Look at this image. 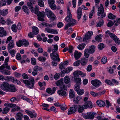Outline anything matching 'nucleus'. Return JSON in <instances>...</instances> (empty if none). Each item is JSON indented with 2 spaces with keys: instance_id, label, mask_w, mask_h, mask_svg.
Returning a JSON list of instances; mask_svg holds the SVG:
<instances>
[{
  "instance_id": "obj_1",
  "label": "nucleus",
  "mask_w": 120,
  "mask_h": 120,
  "mask_svg": "<svg viewBox=\"0 0 120 120\" xmlns=\"http://www.w3.org/2000/svg\"><path fill=\"white\" fill-rule=\"evenodd\" d=\"M22 81L28 88L32 89L34 88L35 81L33 77L30 78L29 80H23Z\"/></svg>"
},
{
  "instance_id": "obj_2",
  "label": "nucleus",
  "mask_w": 120,
  "mask_h": 120,
  "mask_svg": "<svg viewBox=\"0 0 120 120\" xmlns=\"http://www.w3.org/2000/svg\"><path fill=\"white\" fill-rule=\"evenodd\" d=\"M5 63L0 67V72L3 74L6 75H9L11 74L10 71L7 69H4L5 67L8 65V62H5Z\"/></svg>"
},
{
  "instance_id": "obj_3",
  "label": "nucleus",
  "mask_w": 120,
  "mask_h": 120,
  "mask_svg": "<svg viewBox=\"0 0 120 120\" xmlns=\"http://www.w3.org/2000/svg\"><path fill=\"white\" fill-rule=\"evenodd\" d=\"M45 11L47 16L49 18L51 19L52 21L56 20V16L50 10L46 8L45 9Z\"/></svg>"
},
{
  "instance_id": "obj_4",
  "label": "nucleus",
  "mask_w": 120,
  "mask_h": 120,
  "mask_svg": "<svg viewBox=\"0 0 120 120\" xmlns=\"http://www.w3.org/2000/svg\"><path fill=\"white\" fill-rule=\"evenodd\" d=\"M63 79H61L56 83V85L60 87V89L66 91L67 90V86H65L63 82Z\"/></svg>"
},
{
  "instance_id": "obj_5",
  "label": "nucleus",
  "mask_w": 120,
  "mask_h": 120,
  "mask_svg": "<svg viewBox=\"0 0 120 120\" xmlns=\"http://www.w3.org/2000/svg\"><path fill=\"white\" fill-rule=\"evenodd\" d=\"M104 8L102 4H101L100 7L98 8V16H100L101 15L102 18L105 17L106 15L105 13L104 12Z\"/></svg>"
},
{
  "instance_id": "obj_6",
  "label": "nucleus",
  "mask_w": 120,
  "mask_h": 120,
  "mask_svg": "<svg viewBox=\"0 0 120 120\" xmlns=\"http://www.w3.org/2000/svg\"><path fill=\"white\" fill-rule=\"evenodd\" d=\"M75 82L76 83V84L75 85L74 90L75 91H78L80 88V85L81 83V79L80 78H76Z\"/></svg>"
},
{
  "instance_id": "obj_7",
  "label": "nucleus",
  "mask_w": 120,
  "mask_h": 120,
  "mask_svg": "<svg viewBox=\"0 0 120 120\" xmlns=\"http://www.w3.org/2000/svg\"><path fill=\"white\" fill-rule=\"evenodd\" d=\"M93 34V32L91 31L88 32L85 34L84 37L83 41L84 42H87V41L90 39L91 36Z\"/></svg>"
},
{
  "instance_id": "obj_8",
  "label": "nucleus",
  "mask_w": 120,
  "mask_h": 120,
  "mask_svg": "<svg viewBox=\"0 0 120 120\" xmlns=\"http://www.w3.org/2000/svg\"><path fill=\"white\" fill-rule=\"evenodd\" d=\"M37 16L38 17V20L40 21L43 22L45 21L43 18L45 17V14L44 11L41 12H39L37 14Z\"/></svg>"
},
{
  "instance_id": "obj_9",
  "label": "nucleus",
  "mask_w": 120,
  "mask_h": 120,
  "mask_svg": "<svg viewBox=\"0 0 120 120\" xmlns=\"http://www.w3.org/2000/svg\"><path fill=\"white\" fill-rule=\"evenodd\" d=\"M9 85L8 82H4L1 84L0 88L2 90L7 92Z\"/></svg>"
},
{
  "instance_id": "obj_10",
  "label": "nucleus",
  "mask_w": 120,
  "mask_h": 120,
  "mask_svg": "<svg viewBox=\"0 0 120 120\" xmlns=\"http://www.w3.org/2000/svg\"><path fill=\"white\" fill-rule=\"evenodd\" d=\"M96 114L94 112H88L86 115L84 116V117L86 119H92L94 118Z\"/></svg>"
},
{
  "instance_id": "obj_11",
  "label": "nucleus",
  "mask_w": 120,
  "mask_h": 120,
  "mask_svg": "<svg viewBox=\"0 0 120 120\" xmlns=\"http://www.w3.org/2000/svg\"><path fill=\"white\" fill-rule=\"evenodd\" d=\"M91 82L92 84L95 86V88L98 87L101 84V82L97 79L92 80L91 81Z\"/></svg>"
},
{
  "instance_id": "obj_12",
  "label": "nucleus",
  "mask_w": 120,
  "mask_h": 120,
  "mask_svg": "<svg viewBox=\"0 0 120 120\" xmlns=\"http://www.w3.org/2000/svg\"><path fill=\"white\" fill-rule=\"evenodd\" d=\"M78 106L77 105L73 106L68 109V114L69 115L75 112Z\"/></svg>"
},
{
  "instance_id": "obj_13",
  "label": "nucleus",
  "mask_w": 120,
  "mask_h": 120,
  "mask_svg": "<svg viewBox=\"0 0 120 120\" xmlns=\"http://www.w3.org/2000/svg\"><path fill=\"white\" fill-rule=\"evenodd\" d=\"M76 20L73 19H71L69 23L64 27L65 30L67 29L69 27L73 26L76 23Z\"/></svg>"
},
{
  "instance_id": "obj_14",
  "label": "nucleus",
  "mask_w": 120,
  "mask_h": 120,
  "mask_svg": "<svg viewBox=\"0 0 120 120\" xmlns=\"http://www.w3.org/2000/svg\"><path fill=\"white\" fill-rule=\"evenodd\" d=\"M55 1L54 0H48V3L49 5L50 8L52 10H54L56 9V7L54 4Z\"/></svg>"
},
{
  "instance_id": "obj_15",
  "label": "nucleus",
  "mask_w": 120,
  "mask_h": 120,
  "mask_svg": "<svg viewBox=\"0 0 120 120\" xmlns=\"http://www.w3.org/2000/svg\"><path fill=\"white\" fill-rule=\"evenodd\" d=\"M50 56L52 60H55L58 62L60 61V59L59 58V55L57 53H50Z\"/></svg>"
},
{
  "instance_id": "obj_16",
  "label": "nucleus",
  "mask_w": 120,
  "mask_h": 120,
  "mask_svg": "<svg viewBox=\"0 0 120 120\" xmlns=\"http://www.w3.org/2000/svg\"><path fill=\"white\" fill-rule=\"evenodd\" d=\"M17 90L15 86L13 85L10 84L9 86L7 92H15Z\"/></svg>"
},
{
  "instance_id": "obj_17",
  "label": "nucleus",
  "mask_w": 120,
  "mask_h": 120,
  "mask_svg": "<svg viewBox=\"0 0 120 120\" xmlns=\"http://www.w3.org/2000/svg\"><path fill=\"white\" fill-rule=\"evenodd\" d=\"M68 10V16L65 18V20L67 22H69L70 20L71 19L72 17V15L70 11L69 10V8H67Z\"/></svg>"
},
{
  "instance_id": "obj_18",
  "label": "nucleus",
  "mask_w": 120,
  "mask_h": 120,
  "mask_svg": "<svg viewBox=\"0 0 120 120\" xmlns=\"http://www.w3.org/2000/svg\"><path fill=\"white\" fill-rule=\"evenodd\" d=\"M45 31H46L49 33L55 34H57L58 33L56 30L48 28L45 29Z\"/></svg>"
},
{
  "instance_id": "obj_19",
  "label": "nucleus",
  "mask_w": 120,
  "mask_h": 120,
  "mask_svg": "<svg viewBox=\"0 0 120 120\" xmlns=\"http://www.w3.org/2000/svg\"><path fill=\"white\" fill-rule=\"evenodd\" d=\"M79 60L80 64L82 66H85L87 63L88 61V59L84 57L81 58Z\"/></svg>"
},
{
  "instance_id": "obj_20",
  "label": "nucleus",
  "mask_w": 120,
  "mask_h": 120,
  "mask_svg": "<svg viewBox=\"0 0 120 120\" xmlns=\"http://www.w3.org/2000/svg\"><path fill=\"white\" fill-rule=\"evenodd\" d=\"M82 13V8L80 7H79L77 11V19L78 21H79L81 18Z\"/></svg>"
},
{
  "instance_id": "obj_21",
  "label": "nucleus",
  "mask_w": 120,
  "mask_h": 120,
  "mask_svg": "<svg viewBox=\"0 0 120 120\" xmlns=\"http://www.w3.org/2000/svg\"><path fill=\"white\" fill-rule=\"evenodd\" d=\"M74 57L76 60H78L81 57L82 53L80 52H79L76 50L74 53Z\"/></svg>"
},
{
  "instance_id": "obj_22",
  "label": "nucleus",
  "mask_w": 120,
  "mask_h": 120,
  "mask_svg": "<svg viewBox=\"0 0 120 120\" xmlns=\"http://www.w3.org/2000/svg\"><path fill=\"white\" fill-rule=\"evenodd\" d=\"M7 33L3 27H0V37H2L6 35Z\"/></svg>"
},
{
  "instance_id": "obj_23",
  "label": "nucleus",
  "mask_w": 120,
  "mask_h": 120,
  "mask_svg": "<svg viewBox=\"0 0 120 120\" xmlns=\"http://www.w3.org/2000/svg\"><path fill=\"white\" fill-rule=\"evenodd\" d=\"M105 92L103 91L101 92L97 93L94 91H92L90 92V94L94 97H96L99 95H101L104 94Z\"/></svg>"
},
{
  "instance_id": "obj_24",
  "label": "nucleus",
  "mask_w": 120,
  "mask_h": 120,
  "mask_svg": "<svg viewBox=\"0 0 120 120\" xmlns=\"http://www.w3.org/2000/svg\"><path fill=\"white\" fill-rule=\"evenodd\" d=\"M96 103L98 106L101 107H104L105 105V102L101 100H98Z\"/></svg>"
},
{
  "instance_id": "obj_25",
  "label": "nucleus",
  "mask_w": 120,
  "mask_h": 120,
  "mask_svg": "<svg viewBox=\"0 0 120 120\" xmlns=\"http://www.w3.org/2000/svg\"><path fill=\"white\" fill-rule=\"evenodd\" d=\"M92 105V103L91 101H88L84 104L83 106L86 109L88 107L92 108L93 107Z\"/></svg>"
},
{
  "instance_id": "obj_26",
  "label": "nucleus",
  "mask_w": 120,
  "mask_h": 120,
  "mask_svg": "<svg viewBox=\"0 0 120 120\" xmlns=\"http://www.w3.org/2000/svg\"><path fill=\"white\" fill-rule=\"evenodd\" d=\"M64 81L66 84H69L68 85V87H69L70 86V79L69 77L68 76H65L64 78Z\"/></svg>"
},
{
  "instance_id": "obj_27",
  "label": "nucleus",
  "mask_w": 120,
  "mask_h": 120,
  "mask_svg": "<svg viewBox=\"0 0 120 120\" xmlns=\"http://www.w3.org/2000/svg\"><path fill=\"white\" fill-rule=\"evenodd\" d=\"M26 112L32 118L34 117L35 118L36 117L37 115L36 113L34 114L32 112L28 110H26Z\"/></svg>"
},
{
  "instance_id": "obj_28",
  "label": "nucleus",
  "mask_w": 120,
  "mask_h": 120,
  "mask_svg": "<svg viewBox=\"0 0 120 120\" xmlns=\"http://www.w3.org/2000/svg\"><path fill=\"white\" fill-rule=\"evenodd\" d=\"M22 114L20 112L18 113L16 116H15L16 120H22V118L23 117Z\"/></svg>"
},
{
  "instance_id": "obj_29",
  "label": "nucleus",
  "mask_w": 120,
  "mask_h": 120,
  "mask_svg": "<svg viewBox=\"0 0 120 120\" xmlns=\"http://www.w3.org/2000/svg\"><path fill=\"white\" fill-rule=\"evenodd\" d=\"M81 73H82V72L79 71H76L74 72L73 74L74 75V79L75 80L76 78H79L78 76L79 75H80L81 74Z\"/></svg>"
},
{
  "instance_id": "obj_30",
  "label": "nucleus",
  "mask_w": 120,
  "mask_h": 120,
  "mask_svg": "<svg viewBox=\"0 0 120 120\" xmlns=\"http://www.w3.org/2000/svg\"><path fill=\"white\" fill-rule=\"evenodd\" d=\"M66 91L60 89L57 91L58 94L60 96H66Z\"/></svg>"
},
{
  "instance_id": "obj_31",
  "label": "nucleus",
  "mask_w": 120,
  "mask_h": 120,
  "mask_svg": "<svg viewBox=\"0 0 120 120\" xmlns=\"http://www.w3.org/2000/svg\"><path fill=\"white\" fill-rule=\"evenodd\" d=\"M9 42L10 43L8 45V48L9 51V50H10L14 47V45L13 40L10 41Z\"/></svg>"
},
{
  "instance_id": "obj_32",
  "label": "nucleus",
  "mask_w": 120,
  "mask_h": 120,
  "mask_svg": "<svg viewBox=\"0 0 120 120\" xmlns=\"http://www.w3.org/2000/svg\"><path fill=\"white\" fill-rule=\"evenodd\" d=\"M90 53V52L89 51L88 49H86L84 52V55L86 58H88L89 57Z\"/></svg>"
},
{
  "instance_id": "obj_33",
  "label": "nucleus",
  "mask_w": 120,
  "mask_h": 120,
  "mask_svg": "<svg viewBox=\"0 0 120 120\" xmlns=\"http://www.w3.org/2000/svg\"><path fill=\"white\" fill-rule=\"evenodd\" d=\"M32 31L33 33L35 34H37L39 32L38 28L36 26H33L32 27Z\"/></svg>"
},
{
  "instance_id": "obj_34",
  "label": "nucleus",
  "mask_w": 120,
  "mask_h": 120,
  "mask_svg": "<svg viewBox=\"0 0 120 120\" xmlns=\"http://www.w3.org/2000/svg\"><path fill=\"white\" fill-rule=\"evenodd\" d=\"M27 5L31 12H34V10L33 4H31L30 3H27Z\"/></svg>"
},
{
  "instance_id": "obj_35",
  "label": "nucleus",
  "mask_w": 120,
  "mask_h": 120,
  "mask_svg": "<svg viewBox=\"0 0 120 120\" xmlns=\"http://www.w3.org/2000/svg\"><path fill=\"white\" fill-rule=\"evenodd\" d=\"M73 69V68L71 67H69L66 69L65 70H63V71H61L63 73H68L70 72Z\"/></svg>"
},
{
  "instance_id": "obj_36",
  "label": "nucleus",
  "mask_w": 120,
  "mask_h": 120,
  "mask_svg": "<svg viewBox=\"0 0 120 120\" xmlns=\"http://www.w3.org/2000/svg\"><path fill=\"white\" fill-rule=\"evenodd\" d=\"M95 46L94 45H92L89 47L88 50L90 52V54L93 53L95 50Z\"/></svg>"
},
{
  "instance_id": "obj_37",
  "label": "nucleus",
  "mask_w": 120,
  "mask_h": 120,
  "mask_svg": "<svg viewBox=\"0 0 120 120\" xmlns=\"http://www.w3.org/2000/svg\"><path fill=\"white\" fill-rule=\"evenodd\" d=\"M4 105L8 107L12 108L15 107L16 106V105L14 104L11 103H7L4 104Z\"/></svg>"
},
{
  "instance_id": "obj_38",
  "label": "nucleus",
  "mask_w": 120,
  "mask_h": 120,
  "mask_svg": "<svg viewBox=\"0 0 120 120\" xmlns=\"http://www.w3.org/2000/svg\"><path fill=\"white\" fill-rule=\"evenodd\" d=\"M22 9L24 12L27 15H29V10L28 9V8L26 6L24 5L22 7Z\"/></svg>"
},
{
  "instance_id": "obj_39",
  "label": "nucleus",
  "mask_w": 120,
  "mask_h": 120,
  "mask_svg": "<svg viewBox=\"0 0 120 120\" xmlns=\"http://www.w3.org/2000/svg\"><path fill=\"white\" fill-rule=\"evenodd\" d=\"M75 92L74 90L72 89H70L69 92V97L71 98L75 97Z\"/></svg>"
},
{
  "instance_id": "obj_40",
  "label": "nucleus",
  "mask_w": 120,
  "mask_h": 120,
  "mask_svg": "<svg viewBox=\"0 0 120 120\" xmlns=\"http://www.w3.org/2000/svg\"><path fill=\"white\" fill-rule=\"evenodd\" d=\"M22 40V45L25 46H27L29 45V42L26 40L23 39Z\"/></svg>"
},
{
  "instance_id": "obj_41",
  "label": "nucleus",
  "mask_w": 120,
  "mask_h": 120,
  "mask_svg": "<svg viewBox=\"0 0 120 120\" xmlns=\"http://www.w3.org/2000/svg\"><path fill=\"white\" fill-rule=\"evenodd\" d=\"M104 22L102 19H101V20L97 24V26L98 27L102 26Z\"/></svg>"
},
{
  "instance_id": "obj_42",
  "label": "nucleus",
  "mask_w": 120,
  "mask_h": 120,
  "mask_svg": "<svg viewBox=\"0 0 120 120\" xmlns=\"http://www.w3.org/2000/svg\"><path fill=\"white\" fill-rule=\"evenodd\" d=\"M86 45L84 43L80 44L77 47L80 50L83 49L85 47Z\"/></svg>"
},
{
  "instance_id": "obj_43",
  "label": "nucleus",
  "mask_w": 120,
  "mask_h": 120,
  "mask_svg": "<svg viewBox=\"0 0 120 120\" xmlns=\"http://www.w3.org/2000/svg\"><path fill=\"white\" fill-rule=\"evenodd\" d=\"M116 17L115 15H114L111 13H109L108 15V18L110 19H115Z\"/></svg>"
},
{
  "instance_id": "obj_44",
  "label": "nucleus",
  "mask_w": 120,
  "mask_h": 120,
  "mask_svg": "<svg viewBox=\"0 0 120 120\" xmlns=\"http://www.w3.org/2000/svg\"><path fill=\"white\" fill-rule=\"evenodd\" d=\"M102 37L101 34H99L97 35L95 38V39L96 41H98L101 42V39Z\"/></svg>"
},
{
  "instance_id": "obj_45",
  "label": "nucleus",
  "mask_w": 120,
  "mask_h": 120,
  "mask_svg": "<svg viewBox=\"0 0 120 120\" xmlns=\"http://www.w3.org/2000/svg\"><path fill=\"white\" fill-rule=\"evenodd\" d=\"M10 109L7 107H5L3 109L2 112L4 114H6L9 111Z\"/></svg>"
},
{
  "instance_id": "obj_46",
  "label": "nucleus",
  "mask_w": 120,
  "mask_h": 120,
  "mask_svg": "<svg viewBox=\"0 0 120 120\" xmlns=\"http://www.w3.org/2000/svg\"><path fill=\"white\" fill-rule=\"evenodd\" d=\"M21 99H22L23 100H25L27 101V102H29L31 104H32V101L30 99L28 98H25L24 96L21 97Z\"/></svg>"
},
{
  "instance_id": "obj_47",
  "label": "nucleus",
  "mask_w": 120,
  "mask_h": 120,
  "mask_svg": "<svg viewBox=\"0 0 120 120\" xmlns=\"http://www.w3.org/2000/svg\"><path fill=\"white\" fill-rule=\"evenodd\" d=\"M42 24L43 25L47 27H52L53 26V25L52 24H50L45 22H43L42 23Z\"/></svg>"
},
{
  "instance_id": "obj_48",
  "label": "nucleus",
  "mask_w": 120,
  "mask_h": 120,
  "mask_svg": "<svg viewBox=\"0 0 120 120\" xmlns=\"http://www.w3.org/2000/svg\"><path fill=\"white\" fill-rule=\"evenodd\" d=\"M2 15L3 16H4L6 15L8 13V10L7 9H3L2 10Z\"/></svg>"
},
{
  "instance_id": "obj_49",
  "label": "nucleus",
  "mask_w": 120,
  "mask_h": 120,
  "mask_svg": "<svg viewBox=\"0 0 120 120\" xmlns=\"http://www.w3.org/2000/svg\"><path fill=\"white\" fill-rule=\"evenodd\" d=\"M78 112L79 113L82 112L84 110V108L82 106L79 105L78 107Z\"/></svg>"
},
{
  "instance_id": "obj_50",
  "label": "nucleus",
  "mask_w": 120,
  "mask_h": 120,
  "mask_svg": "<svg viewBox=\"0 0 120 120\" xmlns=\"http://www.w3.org/2000/svg\"><path fill=\"white\" fill-rule=\"evenodd\" d=\"M11 29L13 31L15 32H16L17 28L16 27V25L14 24L12 26Z\"/></svg>"
},
{
  "instance_id": "obj_51",
  "label": "nucleus",
  "mask_w": 120,
  "mask_h": 120,
  "mask_svg": "<svg viewBox=\"0 0 120 120\" xmlns=\"http://www.w3.org/2000/svg\"><path fill=\"white\" fill-rule=\"evenodd\" d=\"M107 58L106 57H104L102 58L101 60V62L102 64H105L107 62Z\"/></svg>"
},
{
  "instance_id": "obj_52",
  "label": "nucleus",
  "mask_w": 120,
  "mask_h": 120,
  "mask_svg": "<svg viewBox=\"0 0 120 120\" xmlns=\"http://www.w3.org/2000/svg\"><path fill=\"white\" fill-rule=\"evenodd\" d=\"M46 58L43 56H41L38 58L39 60L43 62H45L46 60Z\"/></svg>"
},
{
  "instance_id": "obj_53",
  "label": "nucleus",
  "mask_w": 120,
  "mask_h": 120,
  "mask_svg": "<svg viewBox=\"0 0 120 120\" xmlns=\"http://www.w3.org/2000/svg\"><path fill=\"white\" fill-rule=\"evenodd\" d=\"M31 64L34 65H35L36 64V59L32 58L31 59Z\"/></svg>"
},
{
  "instance_id": "obj_54",
  "label": "nucleus",
  "mask_w": 120,
  "mask_h": 120,
  "mask_svg": "<svg viewBox=\"0 0 120 120\" xmlns=\"http://www.w3.org/2000/svg\"><path fill=\"white\" fill-rule=\"evenodd\" d=\"M38 5L40 7H42L44 6V4L43 1L41 0H39L38 1Z\"/></svg>"
},
{
  "instance_id": "obj_55",
  "label": "nucleus",
  "mask_w": 120,
  "mask_h": 120,
  "mask_svg": "<svg viewBox=\"0 0 120 120\" xmlns=\"http://www.w3.org/2000/svg\"><path fill=\"white\" fill-rule=\"evenodd\" d=\"M114 23H115L114 25L116 26H117L119 24L118 23H119L120 24V18H117L116 19V22L115 21H114Z\"/></svg>"
},
{
  "instance_id": "obj_56",
  "label": "nucleus",
  "mask_w": 120,
  "mask_h": 120,
  "mask_svg": "<svg viewBox=\"0 0 120 120\" xmlns=\"http://www.w3.org/2000/svg\"><path fill=\"white\" fill-rule=\"evenodd\" d=\"M77 92V93L79 95H81L84 93V91L83 89H81L79 90Z\"/></svg>"
},
{
  "instance_id": "obj_57",
  "label": "nucleus",
  "mask_w": 120,
  "mask_h": 120,
  "mask_svg": "<svg viewBox=\"0 0 120 120\" xmlns=\"http://www.w3.org/2000/svg\"><path fill=\"white\" fill-rule=\"evenodd\" d=\"M9 52H10V54L13 57L15 56L16 52V51L15 50L13 49L11 50H9Z\"/></svg>"
},
{
  "instance_id": "obj_58",
  "label": "nucleus",
  "mask_w": 120,
  "mask_h": 120,
  "mask_svg": "<svg viewBox=\"0 0 120 120\" xmlns=\"http://www.w3.org/2000/svg\"><path fill=\"white\" fill-rule=\"evenodd\" d=\"M98 47L99 49L101 50L104 48V45L102 43H100L98 45Z\"/></svg>"
},
{
  "instance_id": "obj_59",
  "label": "nucleus",
  "mask_w": 120,
  "mask_h": 120,
  "mask_svg": "<svg viewBox=\"0 0 120 120\" xmlns=\"http://www.w3.org/2000/svg\"><path fill=\"white\" fill-rule=\"evenodd\" d=\"M6 22L4 20L3 17H0V23L2 24H4L6 23Z\"/></svg>"
},
{
  "instance_id": "obj_60",
  "label": "nucleus",
  "mask_w": 120,
  "mask_h": 120,
  "mask_svg": "<svg viewBox=\"0 0 120 120\" xmlns=\"http://www.w3.org/2000/svg\"><path fill=\"white\" fill-rule=\"evenodd\" d=\"M80 64V60H78L74 63L73 65L75 66H77L79 65Z\"/></svg>"
},
{
  "instance_id": "obj_61",
  "label": "nucleus",
  "mask_w": 120,
  "mask_h": 120,
  "mask_svg": "<svg viewBox=\"0 0 120 120\" xmlns=\"http://www.w3.org/2000/svg\"><path fill=\"white\" fill-rule=\"evenodd\" d=\"M59 66L60 68L61 69H63V71H63V70H65L64 67L65 65H64V64H63L62 63H61L60 64Z\"/></svg>"
},
{
  "instance_id": "obj_62",
  "label": "nucleus",
  "mask_w": 120,
  "mask_h": 120,
  "mask_svg": "<svg viewBox=\"0 0 120 120\" xmlns=\"http://www.w3.org/2000/svg\"><path fill=\"white\" fill-rule=\"evenodd\" d=\"M22 76L23 78L25 79H28L29 78L27 75L25 73H23Z\"/></svg>"
},
{
  "instance_id": "obj_63",
  "label": "nucleus",
  "mask_w": 120,
  "mask_h": 120,
  "mask_svg": "<svg viewBox=\"0 0 120 120\" xmlns=\"http://www.w3.org/2000/svg\"><path fill=\"white\" fill-rule=\"evenodd\" d=\"M34 69L38 71H40L42 70V68L39 66H35L34 68Z\"/></svg>"
},
{
  "instance_id": "obj_64",
  "label": "nucleus",
  "mask_w": 120,
  "mask_h": 120,
  "mask_svg": "<svg viewBox=\"0 0 120 120\" xmlns=\"http://www.w3.org/2000/svg\"><path fill=\"white\" fill-rule=\"evenodd\" d=\"M60 108L62 110H64L66 109V107L65 105H63L60 104Z\"/></svg>"
}]
</instances>
